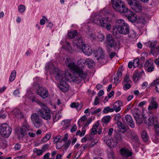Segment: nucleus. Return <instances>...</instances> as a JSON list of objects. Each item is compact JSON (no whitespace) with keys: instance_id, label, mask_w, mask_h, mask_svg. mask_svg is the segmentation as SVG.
Wrapping results in <instances>:
<instances>
[{"instance_id":"obj_1","label":"nucleus","mask_w":159,"mask_h":159,"mask_svg":"<svg viewBox=\"0 0 159 159\" xmlns=\"http://www.w3.org/2000/svg\"><path fill=\"white\" fill-rule=\"evenodd\" d=\"M64 61L66 66L73 71V74L71 75L69 73L68 75L66 74L65 75L63 71L55 68L54 70V75L57 80L62 81L66 80L79 83L82 79L84 80L86 78L87 74L84 72L82 68L76 64L74 59L67 57L65 59Z\"/></svg>"},{"instance_id":"obj_2","label":"nucleus","mask_w":159,"mask_h":159,"mask_svg":"<svg viewBox=\"0 0 159 159\" xmlns=\"http://www.w3.org/2000/svg\"><path fill=\"white\" fill-rule=\"evenodd\" d=\"M106 10H102L101 12V13L104 14L105 16L107 17L106 18L103 17H102V16L98 14H96L93 18V22L97 25H100L102 27H104L107 30H110L111 28V26L109 23L108 16L110 14L106 11L105 13Z\"/></svg>"},{"instance_id":"obj_3","label":"nucleus","mask_w":159,"mask_h":159,"mask_svg":"<svg viewBox=\"0 0 159 159\" xmlns=\"http://www.w3.org/2000/svg\"><path fill=\"white\" fill-rule=\"evenodd\" d=\"M111 2L114 9L121 13L125 14L128 10L125 2L121 0H111Z\"/></svg>"},{"instance_id":"obj_4","label":"nucleus","mask_w":159,"mask_h":159,"mask_svg":"<svg viewBox=\"0 0 159 159\" xmlns=\"http://www.w3.org/2000/svg\"><path fill=\"white\" fill-rule=\"evenodd\" d=\"M111 2L114 9L121 13L125 14L128 10L125 2L121 0H111Z\"/></svg>"},{"instance_id":"obj_5","label":"nucleus","mask_w":159,"mask_h":159,"mask_svg":"<svg viewBox=\"0 0 159 159\" xmlns=\"http://www.w3.org/2000/svg\"><path fill=\"white\" fill-rule=\"evenodd\" d=\"M130 8L136 12H140L142 9L140 3L136 0H126Z\"/></svg>"},{"instance_id":"obj_6","label":"nucleus","mask_w":159,"mask_h":159,"mask_svg":"<svg viewBox=\"0 0 159 159\" xmlns=\"http://www.w3.org/2000/svg\"><path fill=\"white\" fill-rule=\"evenodd\" d=\"M11 128L7 123L2 124L0 125V134L3 137H9L11 133Z\"/></svg>"},{"instance_id":"obj_7","label":"nucleus","mask_w":159,"mask_h":159,"mask_svg":"<svg viewBox=\"0 0 159 159\" xmlns=\"http://www.w3.org/2000/svg\"><path fill=\"white\" fill-rule=\"evenodd\" d=\"M129 26L128 25H127L120 28L113 29V32L115 35H117L118 34L127 35L129 34Z\"/></svg>"},{"instance_id":"obj_8","label":"nucleus","mask_w":159,"mask_h":159,"mask_svg":"<svg viewBox=\"0 0 159 159\" xmlns=\"http://www.w3.org/2000/svg\"><path fill=\"white\" fill-rule=\"evenodd\" d=\"M31 119L34 126L37 128L40 127L43 123V121L40 118L39 115L36 113H34L32 114Z\"/></svg>"},{"instance_id":"obj_9","label":"nucleus","mask_w":159,"mask_h":159,"mask_svg":"<svg viewBox=\"0 0 159 159\" xmlns=\"http://www.w3.org/2000/svg\"><path fill=\"white\" fill-rule=\"evenodd\" d=\"M38 113L41 117L44 120H48L51 118L50 110L48 107H45L40 110L39 111Z\"/></svg>"},{"instance_id":"obj_10","label":"nucleus","mask_w":159,"mask_h":159,"mask_svg":"<svg viewBox=\"0 0 159 159\" xmlns=\"http://www.w3.org/2000/svg\"><path fill=\"white\" fill-rule=\"evenodd\" d=\"M36 93L43 99L47 98L48 95V92L47 89L42 87H39L37 90Z\"/></svg>"},{"instance_id":"obj_11","label":"nucleus","mask_w":159,"mask_h":159,"mask_svg":"<svg viewBox=\"0 0 159 159\" xmlns=\"http://www.w3.org/2000/svg\"><path fill=\"white\" fill-rule=\"evenodd\" d=\"M31 129L28 124L25 122L23 124L20 128V133L21 137L22 138L25 135H26L29 131Z\"/></svg>"},{"instance_id":"obj_12","label":"nucleus","mask_w":159,"mask_h":159,"mask_svg":"<svg viewBox=\"0 0 159 159\" xmlns=\"http://www.w3.org/2000/svg\"><path fill=\"white\" fill-rule=\"evenodd\" d=\"M125 13H126V16L129 21L134 22L137 20V15L131 10L128 8V10Z\"/></svg>"},{"instance_id":"obj_13","label":"nucleus","mask_w":159,"mask_h":159,"mask_svg":"<svg viewBox=\"0 0 159 159\" xmlns=\"http://www.w3.org/2000/svg\"><path fill=\"white\" fill-rule=\"evenodd\" d=\"M102 139L107 145L110 148H114L116 145V143L113 139H112L109 138L107 136L104 137Z\"/></svg>"},{"instance_id":"obj_14","label":"nucleus","mask_w":159,"mask_h":159,"mask_svg":"<svg viewBox=\"0 0 159 159\" xmlns=\"http://www.w3.org/2000/svg\"><path fill=\"white\" fill-rule=\"evenodd\" d=\"M107 43V46L109 48H112L115 46V41L114 38L111 34L107 35L106 37Z\"/></svg>"},{"instance_id":"obj_15","label":"nucleus","mask_w":159,"mask_h":159,"mask_svg":"<svg viewBox=\"0 0 159 159\" xmlns=\"http://www.w3.org/2000/svg\"><path fill=\"white\" fill-rule=\"evenodd\" d=\"M129 136L131 141L134 143H139V139L138 135L134 131H131L129 133Z\"/></svg>"},{"instance_id":"obj_16","label":"nucleus","mask_w":159,"mask_h":159,"mask_svg":"<svg viewBox=\"0 0 159 159\" xmlns=\"http://www.w3.org/2000/svg\"><path fill=\"white\" fill-rule=\"evenodd\" d=\"M60 89L63 92H66L68 90L69 86L64 80L60 82L58 85Z\"/></svg>"},{"instance_id":"obj_17","label":"nucleus","mask_w":159,"mask_h":159,"mask_svg":"<svg viewBox=\"0 0 159 159\" xmlns=\"http://www.w3.org/2000/svg\"><path fill=\"white\" fill-rule=\"evenodd\" d=\"M83 43L81 38L80 36H77L73 40L72 44L74 46L80 48L82 45Z\"/></svg>"},{"instance_id":"obj_18","label":"nucleus","mask_w":159,"mask_h":159,"mask_svg":"<svg viewBox=\"0 0 159 159\" xmlns=\"http://www.w3.org/2000/svg\"><path fill=\"white\" fill-rule=\"evenodd\" d=\"M11 113L13 117H16L18 119L23 118V114L20 110L17 108H15L12 111Z\"/></svg>"},{"instance_id":"obj_19","label":"nucleus","mask_w":159,"mask_h":159,"mask_svg":"<svg viewBox=\"0 0 159 159\" xmlns=\"http://www.w3.org/2000/svg\"><path fill=\"white\" fill-rule=\"evenodd\" d=\"M122 105V103L118 100L115 102L113 105V107L112 108L113 110L112 112L115 111L116 112L119 111L121 109L120 107Z\"/></svg>"},{"instance_id":"obj_20","label":"nucleus","mask_w":159,"mask_h":159,"mask_svg":"<svg viewBox=\"0 0 159 159\" xmlns=\"http://www.w3.org/2000/svg\"><path fill=\"white\" fill-rule=\"evenodd\" d=\"M81 47V49L85 54L89 56L92 53V49L89 46L84 44Z\"/></svg>"},{"instance_id":"obj_21","label":"nucleus","mask_w":159,"mask_h":159,"mask_svg":"<svg viewBox=\"0 0 159 159\" xmlns=\"http://www.w3.org/2000/svg\"><path fill=\"white\" fill-rule=\"evenodd\" d=\"M125 120L127 124L131 128H134L135 127L134 122L132 117L129 115H127L125 116Z\"/></svg>"},{"instance_id":"obj_22","label":"nucleus","mask_w":159,"mask_h":159,"mask_svg":"<svg viewBox=\"0 0 159 159\" xmlns=\"http://www.w3.org/2000/svg\"><path fill=\"white\" fill-rule=\"evenodd\" d=\"M116 25L113 26V29H116L118 28H120L124 26H125L128 24L125 23L124 20L122 19H118L116 21Z\"/></svg>"},{"instance_id":"obj_23","label":"nucleus","mask_w":159,"mask_h":159,"mask_svg":"<svg viewBox=\"0 0 159 159\" xmlns=\"http://www.w3.org/2000/svg\"><path fill=\"white\" fill-rule=\"evenodd\" d=\"M120 152L124 156L129 157L132 155V152L128 149L125 148H122L120 149Z\"/></svg>"},{"instance_id":"obj_24","label":"nucleus","mask_w":159,"mask_h":159,"mask_svg":"<svg viewBox=\"0 0 159 159\" xmlns=\"http://www.w3.org/2000/svg\"><path fill=\"white\" fill-rule=\"evenodd\" d=\"M158 107V105L156 101L152 100L150 102V104L148 107V109L151 111L153 109H156Z\"/></svg>"},{"instance_id":"obj_25","label":"nucleus","mask_w":159,"mask_h":159,"mask_svg":"<svg viewBox=\"0 0 159 159\" xmlns=\"http://www.w3.org/2000/svg\"><path fill=\"white\" fill-rule=\"evenodd\" d=\"M157 122L156 120V117H155L152 114L151 116H150L148 118V124L149 125H154L155 123H157Z\"/></svg>"},{"instance_id":"obj_26","label":"nucleus","mask_w":159,"mask_h":159,"mask_svg":"<svg viewBox=\"0 0 159 159\" xmlns=\"http://www.w3.org/2000/svg\"><path fill=\"white\" fill-rule=\"evenodd\" d=\"M61 125L63 127L64 130L66 129L70 125V120H66L62 121Z\"/></svg>"},{"instance_id":"obj_27","label":"nucleus","mask_w":159,"mask_h":159,"mask_svg":"<svg viewBox=\"0 0 159 159\" xmlns=\"http://www.w3.org/2000/svg\"><path fill=\"white\" fill-rule=\"evenodd\" d=\"M159 46H157L154 48L151 49L150 53L153 56L159 54Z\"/></svg>"},{"instance_id":"obj_28","label":"nucleus","mask_w":159,"mask_h":159,"mask_svg":"<svg viewBox=\"0 0 159 159\" xmlns=\"http://www.w3.org/2000/svg\"><path fill=\"white\" fill-rule=\"evenodd\" d=\"M151 85L155 86L156 91L158 92H159V79H158L154 81L151 84Z\"/></svg>"},{"instance_id":"obj_29","label":"nucleus","mask_w":159,"mask_h":159,"mask_svg":"<svg viewBox=\"0 0 159 159\" xmlns=\"http://www.w3.org/2000/svg\"><path fill=\"white\" fill-rule=\"evenodd\" d=\"M122 75V73L120 71L118 70L117 74V77L114 78L115 81L116 83H118L120 82V79Z\"/></svg>"},{"instance_id":"obj_30","label":"nucleus","mask_w":159,"mask_h":159,"mask_svg":"<svg viewBox=\"0 0 159 159\" xmlns=\"http://www.w3.org/2000/svg\"><path fill=\"white\" fill-rule=\"evenodd\" d=\"M70 106L72 108H75L78 110H80L82 107V105H80L78 102H73L71 103Z\"/></svg>"},{"instance_id":"obj_31","label":"nucleus","mask_w":159,"mask_h":159,"mask_svg":"<svg viewBox=\"0 0 159 159\" xmlns=\"http://www.w3.org/2000/svg\"><path fill=\"white\" fill-rule=\"evenodd\" d=\"M111 117L110 116H107L103 117L102 119V122L104 124H108L110 121Z\"/></svg>"},{"instance_id":"obj_32","label":"nucleus","mask_w":159,"mask_h":159,"mask_svg":"<svg viewBox=\"0 0 159 159\" xmlns=\"http://www.w3.org/2000/svg\"><path fill=\"white\" fill-rule=\"evenodd\" d=\"M85 62L89 68H91L93 66L94 64L93 61L90 58H88L85 60Z\"/></svg>"},{"instance_id":"obj_33","label":"nucleus","mask_w":159,"mask_h":159,"mask_svg":"<svg viewBox=\"0 0 159 159\" xmlns=\"http://www.w3.org/2000/svg\"><path fill=\"white\" fill-rule=\"evenodd\" d=\"M141 135L142 139L144 141L147 142L148 141V136L146 131H143L142 132Z\"/></svg>"},{"instance_id":"obj_34","label":"nucleus","mask_w":159,"mask_h":159,"mask_svg":"<svg viewBox=\"0 0 159 159\" xmlns=\"http://www.w3.org/2000/svg\"><path fill=\"white\" fill-rule=\"evenodd\" d=\"M77 34L75 30L70 31L68 34V37L70 39H73L77 35Z\"/></svg>"},{"instance_id":"obj_35","label":"nucleus","mask_w":159,"mask_h":159,"mask_svg":"<svg viewBox=\"0 0 159 159\" xmlns=\"http://www.w3.org/2000/svg\"><path fill=\"white\" fill-rule=\"evenodd\" d=\"M114 139L116 141V144L121 142L122 140V138L121 136L119 134H117L115 136Z\"/></svg>"},{"instance_id":"obj_36","label":"nucleus","mask_w":159,"mask_h":159,"mask_svg":"<svg viewBox=\"0 0 159 159\" xmlns=\"http://www.w3.org/2000/svg\"><path fill=\"white\" fill-rule=\"evenodd\" d=\"M153 66V61L151 59H149L148 60L145 64V67L152 66Z\"/></svg>"},{"instance_id":"obj_37","label":"nucleus","mask_w":159,"mask_h":159,"mask_svg":"<svg viewBox=\"0 0 159 159\" xmlns=\"http://www.w3.org/2000/svg\"><path fill=\"white\" fill-rule=\"evenodd\" d=\"M132 113L134 115V117L136 116H139V111L137 108H134L131 110Z\"/></svg>"},{"instance_id":"obj_38","label":"nucleus","mask_w":159,"mask_h":159,"mask_svg":"<svg viewBox=\"0 0 159 159\" xmlns=\"http://www.w3.org/2000/svg\"><path fill=\"white\" fill-rule=\"evenodd\" d=\"M16 71L15 70H13L11 73L9 78L10 81H12L14 80L16 76Z\"/></svg>"},{"instance_id":"obj_39","label":"nucleus","mask_w":159,"mask_h":159,"mask_svg":"<svg viewBox=\"0 0 159 159\" xmlns=\"http://www.w3.org/2000/svg\"><path fill=\"white\" fill-rule=\"evenodd\" d=\"M113 110L112 108H110L108 107H107L104 108L102 111V112L103 114H107L108 112H112Z\"/></svg>"},{"instance_id":"obj_40","label":"nucleus","mask_w":159,"mask_h":159,"mask_svg":"<svg viewBox=\"0 0 159 159\" xmlns=\"http://www.w3.org/2000/svg\"><path fill=\"white\" fill-rule=\"evenodd\" d=\"M97 37V39L100 41H103L105 39V36L102 34H99Z\"/></svg>"},{"instance_id":"obj_41","label":"nucleus","mask_w":159,"mask_h":159,"mask_svg":"<svg viewBox=\"0 0 159 159\" xmlns=\"http://www.w3.org/2000/svg\"><path fill=\"white\" fill-rule=\"evenodd\" d=\"M148 44L149 45V46L150 48H154V47L155 45H156L157 43V41H149L148 42Z\"/></svg>"},{"instance_id":"obj_42","label":"nucleus","mask_w":159,"mask_h":159,"mask_svg":"<svg viewBox=\"0 0 159 159\" xmlns=\"http://www.w3.org/2000/svg\"><path fill=\"white\" fill-rule=\"evenodd\" d=\"M117 125L118 127L120 129H122L124 130H126V127L124 126H123V124L120 121H118L117 122Z\"/></svg>"},{"instance_id":"obj_43","label":"nucleus","mask_w":159,"mask_h":159,"mask_svg":"<svg viewBox=\"0 0 159 159\" xmlns=\"http://www.w3.org/2000/svg\"><path fill=\"white\" fill-rule=\"evenodd\" d=\"M155 129V131L156 134L158 135H159V123L158 122L155 123L154 125Z\"/></svg>"},{"instance_id":"obj_44","label":"nucleus","mask_w":159,"mask_h":159,"mask_svg":"<svg viewBox=\"0 0 159 159\" xmlns=\"http://www.w3.org/2000/svg\"><path fill=\"white\" fill-rule=\"evenodd\" d=\"M108 156L109 159H114L115 156L114 152L112 151H110L108 154Z\"/></svg>"},{"instance_id":"obj_45","label":"nucleus","mask_w":159,"mask_h":159,"mask_svg":"<svg viewBox=\"0 0 159 159\" xmlns=\"http://www.w3.org/2000/svg\"><path fill=\"white\" fill-rule=\"evenodd\" d=\"M139 65V59L137 58L134 59L133 61V66L136 68Z\"/></svg>"},{"instance_id":"obj_46","label":"nucleus","mask_w":159,"mask_h":159,"mask_svg":"<svg viewBox=\"0 0 159 159\" xmlns=\"http://www.w3.org/2000/svg\"><path fill=\"white\" fill-rule=\"evenodd\" d=\"M134 118L136 120L137 123L140 124L142 123L143 120L142 118L139 117V116H136L134 117Z\"/></svg>"},{"instance_id":"obj_47","label":"nucleus","mask_w":159,"mask_h":159,"mask_svg":"<svg viewBox=\"0 0 159 159\" xmlns=\"http://www.w3.org/2000/svg\"><path fill=\"white\" fill-rule=\"evenodd\" d=\"M130 82L129 79V75L128 74H126L125 76V78L123 81V84L125 83H128Z\"/></svg>"},{"instance_id":"obj_48","label":"nucleus","mask_w":159,"mask_h":159,"mask_svg":"<svg viewBox=\"0 0 159 159\" xmlns=\"http://www.w3.org/2000/svg\"><path fill=\"white\" fill-rule=\"evenodd\" d=\"M97 52L98 55H99L100 57L102 58L103 57L104 52L102 49H98Z\"/></svg>"},{"instance_id":"obj_49","label":"nucleus","mask_w":159,"mask_h":159,"mask_svg":"<svg viewBox=\"0 0 159 159\" xmlns=\"http://www.w3.org/2000/svg\"><path fill=\"white\" fill-rule=\"evenodd\" d=\"M18 9L19 12L22 13L24 12L25 11V7L24 5H21L18 6Z\"/></svg>"},{"instance_id":"obj_50","label":"nucleus","mask_w":159,"mask_h":159,"mask_svg":"<svg viewBox=\"0 0 159 159\" xmlns=\"http://www.w3.org/2000/svg\"><path fill=\"white\" fill-rule=\"evenodd\" d=\"M51 136V135L50 134H47L43 138L42 141L43 142H46L50 138Z\"/></svg>"},{"instance_id":"obj_51","label":"nucleus","mask_w":159,"mask_h":159,"mask_svg":"<svg viewBox=\"0 0 159 159\" xmlns=\"http://www.w3.org/2000/svg\"><path fill=\"white\" fill-rule=\"evenodd\" d=\"M139 74L137 73H135L133 74V78L134 81L135 82H137L139 78Z\"/></svg>"},{"instance_id":"obj_52","label":"nucleus","mask_w":159,"mask_h":159,"mask_svg":"<svg viewBox=\"0 0 159 159\" xmlns=\"http://www.w3.org/2000/svg\"><path fill=\"white\" fill-rule=\"evenodd\" d=\"M138 22L143 24L145 23L146 21L145 18L143 17H139L138 19Z\"/></svg>"},{"instance_id":"obj_53","label":"nucleus","mask_w":159,"mask_h":159,"mask_svg":"<svg viewBox=\"0 0 159 159\" xmlns=\"http://www.w3.org/2000/svg\"><path fill=\"white\" fill-rule=\"evenodd\" d=\"M85 60L83 59H79L77 61L78 64L79 65L83 66L84 64Z\"/></svg>"},{"instance_id":"obj_54","label":"nucleus","mask_w":159,"mask_h":159,"mask_svg":"<svg viewBox=\"0 0 159 159\" xmlns=\"http://www.w3.org/2000/svg\"><path fill=\"white\" fill-rule=\"evenodd\" d=\"M35 150H36L37 151V154L36 155L38 156H39L40 155H42L43 152V150H38L37 148H34V152H36V151H35Z\"/></svg>"},{"instance_id":"obj_55","label":"nucleus","mask_w":159,"mask_h":159,"mask_svg":"<svg viewBox=\"0 0 159 159\" xmlns=\"http://www.w3.org/2000/svg\"><path fill=\"white\" fill-rule=\"evenodd\" d=\"M54 67V65L52 63H49L46 66V69L48 68V69L52 70Z\"/></svg>"},{"instance_id":"obj_56","label":"nucleus","mask_w":159,"mask_h":159,"mask_svg":"<svg viewBox=\"0 0 159 159\" xmlns=\"http://www.w3.org/2000/svg\"><path fill=\"white\" fill-rule=\"evenodd\" d=\"M70 143V141L69 139L68 140L67 142L64 145V148L66 150L69 147Z\"/></svg>"},{"instance_id":"obj_57","label":"nucleus","mask_w":159,"mask_h":159,"mask_svg":"<svg viewBox=\"0 0 159 159\" xmlns=\"http://www.w3.org/2000/svg\"><path fill=\"white\" fill-rule=\"evenodd\" d=\"M121 116L120 114L118 113L115 115V116L114 118V120L115 121H118V120L120 118Z\"/></svg>"},{"instance_id":"obj_58","label":"nucleus","mask_w":159,"mask_h":159,"mask_svg":"<svg viewBox=\"0 0 159 159\" xmlns=\"http://www.w3.org/2000/svg\"><path fill=\"white\" fill-rule=\"evenodd\" d=\"M61 116H60L59 113H57L55 116V117H53V119L55 121L58 120Z\"/></svg>"},{"instance_id":"obj_59","label":"nucleus","mask_w":159,"mask_h":159,"mask_svg":"<svg viewBox=\"0 0 159 159\" xmlns=\"http://www.w3.org/2000/svg\"><path fill=\"white\" fill-rule=\"evenodd\" d=\"M49 148V146L47 144L43 145L42 148V150H43V152H44L48 150Z\"/></svg>"},{"instance_id":"obj_60","label":"nucleus","mask_w":159,"mask_h":159,"mask_svg":"<svg viewBox=\"0 0 159 159\" xmlns=\"http://www.w3.org/2000/svg\"><path fill=\"white\" fill-rule=\"evenodd\" d=\"M129 34H130V37L132 38L135 37L136 35L135 32L134 30L130 31V32H129Z\"/></svg>"},{"instance_id":"obj_61","label":"nucleus","mask_w":159,"mask_h":159,"mask_svg":"<svg viewBox=\"0 0 159 159\" xmlns=\"http://www.w3.org/2000/svg\"><path fill=\"white\" fill-rule=\"evenodd\" d=\"M147 70L148 72H150L152 71L154 69V66L147 67Z\"/></svg>"},{"instance_id":"obj_62","label":"nucleus","mask_w":159,"mask_h":159,"mask_svg":"<svg viewBox=\"0 0 159 159\" xmlns=\"http://www.w3.org/2000/svg\"><path fill=\"white\" fill-rule=\"evenodd\" d=\"M61 138V136H57L54 140V141L55 143L58 142Z\"/></svg>"},{"instance_id":"obj_63","label":"nucleus","mask_w":159,"mask_h":159,"mask_svg":"<svg viewBox=\"0 0 159 159\" xmlns=\"http://www.w3.org/2000/svg\"><path fill=\"white\" fill-rule=\"evenodd\" d=\"M14 148L15 150H19L21 148V145L19 143H17L15 145Z\"/></svg>"},{"instance_id":"obj_64","label":"nucleus","mask_w":159,"mask_h":159,"mask_svg":"<svg viewBox=\"0 0 159 159\" xmlns=\"http://www.w3.org/2000/svg\"><path fill=\"white\" fill-rule=\"evenodd\" d=\"M50 153L49 152L45 154L43 157V159H50L49 157L50 156Z\"/></svg>"}]
</instances>
